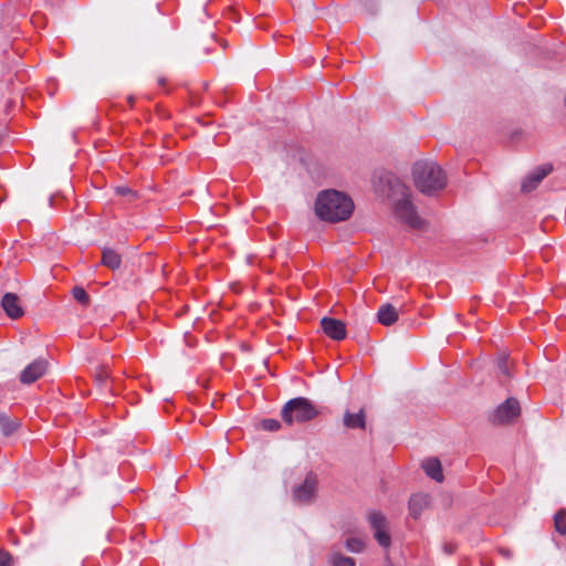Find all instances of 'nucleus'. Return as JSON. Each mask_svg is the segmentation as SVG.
I'll return each mask as SVG.
<instances>
[{
	"label": "nucleus",
	"instance_id": "nucleus-23",
	"mask_svg": "<svg viewBox=\"0 0 566 566\" xmlns=\"http://www.w3.org/2000/svg\"><path fill=\"white\" fill-rule=\"evenodd\" d=\"M109 377V374L107 371V369L105 367H102L97 373H96V376H95V380L99 384V385H104L106 382V380L108 379Z\"/></svg>",
	"mask_w": 566,
	"mask_h": 566
},
{
	"label": "nucleus",
	"instance_id": "nucleus-14",
	"mask_svg": "<svg viewBox=\"0 0 566 566\" xmlns=\"http://www.w3.org/2000/svg\"><path fill=\"white\" fill-rule=\"evenodd\" d=\"M399 314L391 304H384L377 312V319L384 326H390L398 321Z\"/></svg>",
	"mask_w": 566,
	"mask_h": 566
},
{
	"label": "nucleus",
	"instance_id": "nucleus-1",
	"mask_svg": "<svg viewBox=\"0 0 566 566\" xmlns=\"http://www.w3.org/2000/svg\"><path fill=\"white\" fill-rule=\"evenodd\" d=\"M389 197L394 203L395 217L408 227L424 230L427 222L418 214L411 202V190L399 178H389Z\"/></svg>",
	"mask_w": 566,
	"mask_h": 566
},
{
	"label": "nucleus",
	"instance_id": "nucleus-8",
	"mask_svg": "<svg viewBox=\"0 0 566 566\" xmlns=\"http://www.w3.org/2000/svg\"><path fill=\"white\" fill-rule=\"evenodd\" d=\"M1 307L11 319H18L23 316L24 310L20 297L14 293H6L1 298Z\"/></svg>",
	"mask_w": 566,
	"mask_h": 566
},
{
	"label": "nucleus",
	"instance_id": "nucleus-15",
	"mask_svg": "<svg viewBox=\"0 0 566 566\" xmlns=\"http://www.w3.org/2000/svg\"><path fill=\"white\" fill-rule=\"evenodd\" d=\"M343 423L347 429H365L366 427V415L363 409L357 413L346 411L344 413Z\"/></svg>",
	"mask_w": 566,
	"mask_h": 566
},
{
	"label": "nucleus",
	"instance_id": "nucleus-26",
	"mask_svg": "<svg viewBox=\"0 0 566 566\" xmlns=\"http://www.w3.org/2000/svg\"><path fill=\"white\" fill-rule=\"evenodd\" d=\"M116 192L120 196H128L133 193L132 189L128 187H117Z\"/></svg>",
	"mask_w": 566,
	"mask_h": 566
},
{
	"label": "nucleus",
	"instance_id": "nucleus-20",
	"mask_svg": "<svg viewBox=\"0 0 566 566\" xmlns=\"http://www.w3.org/2000/svg\"><path fill=\"white\" fill-rule=\"evenodd\" d=\"M555 527L562 535L566 534V511H560L555 515Z\"/></svg>",
	"mask_w": 566,
	"mask_h": 566
},
{
	"label": "nucleus",
	"instance_id": "nucleus-22",
	"mask_svg": "<svg viewBox=\"0 0 566 566\" xmlns=\"http://www.w3.org/2000/svg\"><path fill=\"white\" fill-rule=\"evenodd\" d=\"M281 427L280 422L274 419H265L262 421V428L268 431H276Z\"/></svg>",
	"mask_w": 566,
	"mask_h": 566
},
{
	"label": "nucleus",
	"instance_id": "nucleus-16",
	"mask_svg": "<svg viewBox=\"0 0 566 566\" xmlns=\"http://www.w3.org/2000/svg\"><path fill=\"white\" fill-rule=\"evenodd\" d=\"M20 426L21 423L18 418H11L4 412L0 413V429L3 436L9 437L13 434Z\"/></svg>",
	"mask_w": 566,
	"mask_h": 566
},
{
	"label": "nucleus",
	"instance_id": "nucleus-10",
	"mask_svg": "<svg viewBox=\"0 0 566 566\" xmlns=\"http://www.w3.org/2000/svg\"><path fill=\"white\" fill-rule=\"evenodd\" d=\"M48 363L44 359H38L28 365L20 375L23 384H32L38 380L46 370Z\"/></svg>",
	"mask_w": 566,
	"mask_h": 566
},
{
	"label": "nucleus",
	"instance_id": "nucleus-4",
	"mask_svg": "<svg viewBox=\"0 0 566 566\" xmlns=\"http://www.w3.org/2000/svg\"><path fill=\"white\" fill-rule=\"evenodd\" d=\"M281 415L282 419L287 424H292L294 422L303 423L316 418L318 410L307 398L297 397L285 403Z\"/></svg>",
	"mask_w": 566,
	"mask_h": 566
},
{
	"label": "nucleus",
	"instance_id": "nucleus-21",
	"mask_svg": "<svg viewBox=\"0 0 566 566\" xmlns=\"http://www.w3.org/2000/svg\"><path fill=\"white\" fill-rule=\"evenodd\" d=\"M73 293V297L82 303V304H87L88 303V294L86 293V291L83 289V287H80V286H75L72 291Z\"/></svg>",
	"mask_w": 566,
	"mask_h": 566
},
{
	"label": "nucleus",
	"instance_id": "nucleus-27",
	"mask_svg": "<svg viewBox=\"0 0 566 566\" xmlns=\"http://www.w3.org/2000/svg\"><path fill=\"white\" fill-rule=\"evenodd\" d=\"M446 551H447L448 553H452V552H453V548H452L451 546H446Z\"/></svg>",
	"mask_w": 566,
	"mask_h": 566
},
{
	"label": "nucleus",
	"instance_id": "nucleus-28",
	"mask_svg": "<svg viewBox=\"0 0 566 566\" xmlns=\"http://www.w3.org/2000/svg\"><path fill=\"white\" fill-rule=\"evenodd\" d=\"M501 553L504 554V555H509V552L505 551V549H501Z\"/></svg>",
	"mask_w": 566,
	"mask_h": 566
},
{
	"label": "nucleus",
	"instance_id": "nucleus-12",
	"mask_svg": "<svg viewBox=\"0 0 566 566\" xmlns=\"http://www.w3.org/2000/svg\"><path fill=\"white\" fill-rule=\"evenodd\" d=\"M429 506V495L424 493L413 494L409 500V514L419 518L421 513Z\"/></svg>",
	"mask_w": 566,
	"mask_h": 566
},
{
	"label": "nucleus",
	"instance_id": "nucleus-2",
	"mask_svg": "<svg viewBox=\"0 0 566 566\" xmlns=\"http://www.w3.org/2000/svg\"><path fill=\"white\" fill-rule=\"evenodd\" d=\"M354 210L353 200L337 190H324L315 201V212L322 220L338 222L348 219Z\"/></svg>",
	"mask_w": 566,
	"mask_h": 566
},
{
	"label": "nucleus",
	"instance_id": "nucleus-19",
	"mask_svg": "<svg viewBox=\"0 0 566 566\" xmlns=\"http://www.w3.org/2000/svg\"><path fill=\"white\" fill-rule=\"evenodd\" d=\"M345 546L348 551L353 553H360L364 547V541L358 537H349L346 539Z\"/></svg>",
	"mask_w": 566,
	"mask_h": 566
},
{
	"label": "nucleus",
	"instance_id": "nucleus-11",
	"mask_svg": "<svg viewBox=\"0 0 566 566\" xmlns=\"http://www.w3.org/2000/svg\"><path fill=\"white\" fill-rule=\"evenodd\" d=\"M551 171L552 167L549 165H544L542 167L536 168L523 180L521 186L522 191H533Z\"/></svg>",
	"mask_w": 566,
	"mask_h": 566
},
{
	"label": "nucleus",
	"instance_id": "nucleus-6",
	"mask_svg": "<svg viewBox=\"0 0 566 566\" xmlns=\"http://www.w3.org/2000/svg\"><path fill=\"white\" fill-rule=\"evenodd\" d=\"M368 522L377 543L381 547L388 548L391 544V536L389 533V523L386 516L379 512H370L368 514Z\"/></svg>",
	"mask_w": 566,
	"mask_h": 566
},
{
	"label": "nucleus",
	"instance_id": "nucleus-9",
	"mask_svg": "<svg viewBox=\"0 0 566 566\" xmlns=\"http://www.w3.org/2000/svg\"><path fill=\"white\" fill-rule=\"evenodd\" d=\"M323 332L334 340H342L346 337V325L333 317H323L321 321Z\"/></svg>",
	"mask_w": 566,
	"mask_h": 566
},
{
	"label": "nucleus",
	"instance_id": "nucleus-5",
	"mask_svg": "<svg viewBox=\"0 0 566 566\" xmlns=\"http://www.w3.org/2000/svg\"><path fill=\"white\" fill-rule=\"evenodd\" d=\"M318 478L316 473L310 471L306 473L303 483L293 489V500L297 503L308 504L314 501L317 492Z\"/></svg>",
	"mask_w": 566,
	"mask_h": 566
},
{
	"label": "nucleus",
	"instance_id": "nucleus-17",
	"mask_svg": "<svg viewBox=\"0 0 566 566\" xmlns=\"http://www.w3.org/2000/svg\"><path fill=\"white\" fill-rule=\"evenodd\" d=\"M102 263L112 270H116L120 266L122 258L116 251L112 249H104L102 254Z\"/></svg>",
	"mask_w": 566,
	"mask_h": 566
},
{
	"label": "nucleus",
	"instance_id": "nucleus-13",
	"mask_svg": "<svg viewBox=\"0 0 566 566\" xmlns=\"http://www.w3.org/2000/svg\"><path fill=\"white\" fill-rule=\"evenodd\" d=\"M426 474L437 482L443 481L442 465L438 458H428L421 464Z\"/></svg>",
	"mask_w": 566,
	"mask_h": 566
},
{
	"label": "nucleus",
	"instance_id": "nucleus-7",
	"mask_svg": "<svg viewBox=\"0 0 566 566\" xmlns=\"http://www.w3.org/2000/svg\"><path fill=\"white\" fill-rule=\"evenodd\" d=\"M520 403L514 398L506 399L505 402L500 405L492 415L494 423H506L520 415Z\"/></svg>",
	"mask_w": 566,
	"mask_h": 566
},
{
	"label": "nucleus",
	"instance_id": "nucleus-24",
	"mask_svg": "<svg viewBox=\"0 0 566 566\" xmlns=\"http://www.w3.org/2000/svg\"><path fill=\"white\" fill-rule=\"evenodd\" d=\"M11 564L12 556L6 551H0V566H11Z\"/></svg>",
	"mask_w": 566,
	"mask_h": 566
},
{
	"label": "nucleus",
	"instance_id": "nucleus-25",
	"mask_svg": "<svg viewBox=\"0 0 566 566\" xmlns=\"http://www.w3.org/2000/svg\"><path fill=\"white\" fill-rule=\"evenodd\" d=\"M497 367H499L500 371H501L503 375H505V376H509V375H510L509 367H507V360H506V357H501V358L499 359Z\"/></svg>",
	"mask_w": 566,
	"mask_h": 566
},
{
	"label": "nucleus",
	"instance_id": "nucleus-18",
	"mask_svg": "<svg viewBox=\"0 0 566 566\" xmlns=\"http://www.w3.org/2000/svg\"><path fill=\"white\" fill-rule=\"evenodd\" d=\"M329 563L332 566H355V560L352 557L343 556L335 551L331 553Z\"/></svg>",
	"mask_w": 566,
	"mask_h": 566
},
{
	"label": "nucleus",
	"instance_id": "nucleus-3",
	"mask_svg": "<svg viewBox=\"0 0 566 566\" xmlns=\"http://www.w3.org/2000/svg\"><path fill=\"white\" fill-rule=\"evenodd\" d=\"M416 188L424 195H433L447 186V177L441 167L431 160H418L412 166Z\"/></svg>",
	"mask_w": 566,
	"mask_h": 566
}]
</instances>
